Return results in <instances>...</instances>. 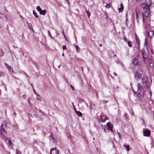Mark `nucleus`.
<instances>
[{"instance_id":"nucleus-1","label":"nucleus","mask_w":154,"mask_h":154,"mask_svg":"<svg viewBox=\"0 0 154 154\" xmlns=\"http://www.w3.org/2000/svg\"><path fill=\"white\" fill-rule=\"evenodd\" d=\"M143 75V71L141 69L139 68L134 73V76L135 79L138 80L141 79Z\"/></svg>"},{"instance_id":"nucleus-2","label":"nucleus","mask_w":154,"mask_h":154,"mask_svg":"<svg viewBox=\"0 0 154 154\" xmlns=\"http://www.w3.org/2000/svg\"><path fill=\"white\" fill-rule=\"evenodd\" d=\"M137 86L138 88V93L137 95H139L140 97H143L144 96V91L143 87H142V85H140L139 83L137 84Z\"/></svg>"},{"instance_id":"nucleus-3","label":"nucleus","mask_w":154,"mask_h":154,"mask_svg":"<svg viewBox=\"0 0 154 154\" xmlns=\"http://www.w3.org/2000/svg\"><path fill=\"white\" fill-rule=\"evenodd\" d=\"M147 77L146 75L143 76L142 79V82L143 84V86L144 87H146L147 85Z\"/></svg>"},{"instance_id":"nucleus-4","label":"nucleus","mask_w":154,"mask_h":154,"mask_svg":"<svg viewBox=\"0 0 154 154\" xmlns=\"http://www.w3.org/2000/svg\"><path fill=\"white\" fill-rule=\"evenodd\" d=\"M136 19L137 22L139 23V19L140 18H141V15L140 14V11L139 9H137L136 10Z\"/></svg>"},{"instance_id":"nucleus-5","label":"nucleus","mask_w":154,"mask_h":154,"mask_svg":"<svg viewBox=\"0 0 154 154\" xmlns=\"http://www.w3.org/2000/svg\"><path fill=\"white\" fill-rule=\"evenodd\" d=\"M149 10H147L143 13H142V17H146L147 18L150 19V15L149 14Z\"/></svg>"},{"instance_id":"nucleus-6","label":"nucleus","mask_w":154,"mask_h":154,"mask_svg":"<svg viewBox=\"0 0 154 154\" xmlns=\"http://www.w3.org/2000/svg\"><path fill=\"white\" fill-rule=\"evenodd\" d=\"M51 154H59V152L58 149L55 147L52 148L51 151Z\"/></svg>"},{"instance_id":"nucleus-7","label":"nucleus","mask_w":154,"mask_h":154,"mask_svg":"<svg viewBox=\"0 0 154 154\" xmlns=\"http://www.w3.org/2000/svg\"><path fill=\"white\" fill-rule=\"evenodd\" d=\"M142 54L143 58V60L145 61L147 57L146 53L144 48L142 49Z\"/></svg>"},{"instance_id":"nucleus-8","label":"nucleus","mask_w":154,"mask_h":154,"mask_svg":"<svg viewBox=\"0 0 154 154\" xmlns=\"http://www.w3.org/2000/svg\"><path fill=\"white\" fill-rule=\"evenodd\" d=\"M143 133L144 136L149 137L150 135L151 132L149 130L146 129L144 131Z\"/></svg>"},{"instance_id":"nucleus-9","label":"nucleus","mask_w":154,"mask_h":154,"mask_svg":"<svg viewBox=\"0 0 154 154\" xmlns=\"http://www.w3.org/2000/svg\"><path fill=\"white\" fill-rule=\"evenodd\" d=\"M107 127L108 129L110 130L112 132L113 131V125L110 122H108L106 124Z\"/></svg>"},{"instance_id":"nucleus-10","label":"nucleus","mask_w":154,"mask_h":154,"mask_svg":"<svg viewBox=\"0 0 154 154\" xmlns=\"http://www.w3.org/2000/svg\"><path fill=\"white\" fill-rule=\"evenodd\" d=\"M5 142L6 143L8 144V145L9 146H12V142L11 140L9 138H6L5 140Z\"/></svg>"},{"instance_id":"nucleus-11","label":"nucleus","mask_w":154,"mask_h":154,"mask_svg":"<svg viewBox=\"0 0 154 154\" xmlns=\"http://www.w3.org/2000/svg\"><path fill=\"white\" fill-rule=\"evenodd\" d=\"M141 6L143 9H148L149 10H150V6L147 5L145 3L142 4L141 5Z\"/></svg>"},{"instance_id":"nucleus-12","label":"nucleus","mask_w":154,"mask_h":154,"mask_svg":"<svg viewBox=\"0 0 154 154\" xmlns=\"http://www.w3.org/2000/svg\"><path fill=\"white\" fill-rule=\"evenodd\" d=\"M132 62L133 64H134V65H137V66H139V62L138 61L137 59L136 58H134L132 60Z\"/></svg>"},{"instance_id":"nucleus-13","label":"nucleus","mask_w":154,"mask_h":154,"mask_svg":"<svg viewBox=\"0 0 154 154\" xmlns=\"http://www.w3.org/2000/svg\"><path fill=\"white\" fill-rule=\"evenodd\" d=\"M144 30L146 32L147 30L149 29L150 25L149 24H144Z\"/></svg>"},{"instance_id":"nucleus-14","label":"nucleus","mask_w":154,"mask_h":154,"mask_svg":"<svg viewBox=\"0 0 154 154\" xmlns=\"http://www.w3.org/2000/svg\"><path fill=\"white\" fill-rule=\"evenodd\" d=\"M124 7L122 4H121L120 6L118 7V10L119 12H122L123 10Z\"/></svg>"},{"instance_id":"nucleus-15","label":"nucleus","mask_w":154,"mask_h":154,"mask_svg":"<svg viewBox=\"0 0 154 154\" xmlns=\"http://www.w3.org/2000/svg\"><path fill=\"white\" fill-rule=\"evenodd\" d=\"M154 35V31L152 30L149 31L148 33V36L149 38H152Z\"/></svg>"},{"instance_id":"nucleus-16","label":"nucleus","mask_w":154,"mask_h":154,"mask_svg":"<svg viewBox=\"0 0 154 154\" xmlns=\"http://www.w3.org/2000/svg\"><path fill=\"white\" fill-rule=\"evenodd\" d=\"M101 118L102 121L104 122L106 119H108V117L106 115H101Z\"/></svg>"},{"instance_id":"nucleus-17","label":"nucleus","mask_w":154,"mask_h":154,"mask_svg":"<svg viewBox=\"0 0 154 154\" xmlns=\"http://www.w3.org/2000/svg\"><path fill=\"white\" fill-rule=\"evenodd\" d=\"M147 5L151 6L152 2L151 0H145V3Z\"/></svg>"},{"instance_id":"nucleus-18","label":"nucleus","mask_w":154,"mask_h":154,"mask_svg":"<svg viewBox=\"0 0 154 154\" xmlns=\"http://www.w3.org/2000/svg\"><path fill=\"white\" fill-rule=\"evenodd\" d=\"M46 13V11L45 10H41V11L39 12V14L41 15H45Z\"/></svg>"},{"instance_id":"nucleus-19","label":"nucleus","mask_w":154,"mask_h":154,"mask_svg":"<svg viewBox=\"0 0 154 154\" xmlns=\"http://www.w3.org/2000/svg\"><path fill=\"white\" fill-rule=\"evenodd\" d=\"M26 24L28 25V28L31 29H32V24L29 23L28 21L26 22Z\"/></svg>"},{"instance_id":"nucleus-20","label":"nucleus","mask_w":154,"mask_h":154,"mask_svg":"<svg viewBox=\"0 0 154 154\" xmlns=\"http://www.w3.org/2000/svg\"><path fill=\"white\" fill-rule=\"evenodd\" d=\"M75 112L76 113L79 115V116L80 117L82 116V114L79 111H77L76 110Z\"/></svg>"},{"instance_id":"nucleus-21","label":"nucleus","mask_w":154,"mask_h":154,"mask_svg":"<svg viewBox=\"0 0 154 154\" xmlns=\"http://www.w3.org/2000/svg\"><path fill=\"white\" fill-rule=\"evenodd\" d=\"M149 65L151 67H153L154 66V63L152 62L151 60H150L149 61Z\"/></svg>"},{"instance_id":"nucleus-22","label":"nucleus","mask_w":154,"mask_h":154,"mask_svg":"<svg viewBox=\"0 0 154 154\" xmlns=\"http://www.w3.org/2000/svg\"><path fill=\"white\" fill-rule=\"evenodd\" d=\"M75 48H76V49L78 52H79L80 51L79 50V47L77 45H75Z\"/></svg>"},{"instance_id":"nucleus-23","label":"nucleus","mask_w":154,"mask_h":154,"mask_svg":"<svg viewBox=\"0 0 154 154\" xmlns=\"http://www.w3.org/2000/svg\"><path fill=\"white\" fill-rule=\"evenodd\" d=\"M128 45L130 47H132V42L130 41H128Z\"/></svg>"},{"instance_id":"nucleus-24","label":"nucleus","mask_w":154,"mask_h":154,"mask_svg":"<svg viewBox=\"0 0 154 154\" xmlns=\"http://www.w3.org/2000/svg\"><path fill=\"white\" fill-rule=\"evenodd\" d=\"M33 14L35 16V17L36 18H38V15L37 13L35 12V11L34 10H33Z\"/></svg>"},{"instance_id":"nucleus-25","label":"nucleus","mask_w":154,"mask_h":154,"mask_svg":"<svg viewBox=\"0 0 154 154\" xmlns=\"http://www.w3.org/2000/svg\"><path fill=\"white\" fill-rule=\"evenodd\" d=\"M3 124H2L1 126V129H2V131L5 133H6L5 129L4 128H3Z\"/></svg>"},{"instance_id":"nucleus-26","label":"nucleus","mask_w":154,"mask_h":154,"mask_svg":"<svg viewBox=\"0 0 154 154\" xmlns=\"http://www.w3.org/2000/svg\"><path fill=\"white\" fill-rule=\"evenodd\" d=\"M86 12L87 14V15H88V17H89L91 15V13L88 10H86Z\"/></svg>"},{"instance_id":"nucleus-27","label":"nucleus","mask_w":154,"mask_h":154,"mask_svg":"<svg viewBox=\"0 0 154 154\" xmlns=\"http://www.w3.org/2000/svg\"><path fill=\"white\" fill-rule=\"evenodd\" d=\"M104 131L105 133H107L108 132V129L107 127H105L104 128Z\"/></svg>"},{"instance_id":"nucleus-28","label":"nucleus","mask_w":154,"mask_h":154,"mask_svg":"<svg viewBox=\"0 0 154 154\" xmlns=\"http://www.w3.org/2000/svg\"><path fill=\"white\" fill-rule=\"evenodd\" d=\"M36 9L37 11L39 12L41 11L42 9L39 6H38L37 7Z\"/></svg>"},{"instance_id":"nucleus-29","label":"nucleus","mask_w":154,"mask_h":154,"mask_svg":"<svg viewBox=\"0 0 154 154\" xmlns=\"http://www.w3.org/2000/svg\"><path fill=\"white\" fill-rule=\"evenodd\" d=\"M0 147L1 149L2 150V151H4L5 150V148L3 145H0Z\"/></svg>"},{"instance_id":"nucleus-30","label":"nucleus","mask_w":154,"mask_h":154,"mask_svg":"<svg viewBox=\"0 0 154 154\" xmlns=\"http://www.w3.org/2000/svg\"><path fill=\"white\" fill-rule=\"evenodd\" d=\"M123 38L124 39L125 41L126 42H128V38L126 37L124 35L123 36Z\"/></svg>"},{"instance_id":"nucleus-31","label":"nucleus","mask_w":154,"mask_h":154,"mask_svg":"<svg viewBox=\"0 0 154 154\" xmlns=\"http://www.w3.org/2000/svg\"><path fill=\"white\" fill-rule=\"evenodd\" d=\"M148 42H147L146 38L145 39V42L144 45H145L146 47H147L148 46Z\"/></svg>"},{"instance_id":"nucleus-32","label":"nucleus","mask_w":154,"mask_h":154,"mask_svg":"<svg viewBox=\"0 0 154 154\" xmlns=\"http://www.w3.org/2000/svg\"><path fill=\"white\" fill-rule=\"evenodd\" d=\"M4 53L2 50L0 49V56H3Z\"/></svg>"},{"instance_id":"nucleus-33","label":"nucleus","mask_w":154,"mask_h":154,"mask_svg":"<svg viewBox=\"0 0 154 154\" xmlns=\"http://www.w3.org/2000/svg\"><path fill=\"white\" fill-rule=\"evenodd\" d=\"M16 154H21L20 152L18 149L16 150Z\"/></svg>"},{"instance_id":"nucleus-34","label":"nucleus","mask_w":154,"mask_h":154,"mask_svg":"<svg viewBox=\"0 0 154 154\" xmlns=\"http://www.w3.org/2000/svg\"><path fill=\"white\" fill-rule=\"evenodd\" d=\"M125 146L127 148V150L128 151L129 150V149H130V147L129 146V145H126L125 146Z\"/></svg>"},{"instance_id":"nucleus-35","label":"nucleus","mask_w":154,"mask_h":154,"mask_svg":"<svg viewBox=\"0 0 154 154\" xmlns=\"http://www.w3.org/2000/svg\"><path fill=\"white\" fill-rule=\"evenodd\" d=\"M9 69V70L11 72H12L13 71V69L12 67L11 66H9L8 68Z\"/></svg>"},{"instance_id":"nucleus-36","label":"nucleus","mask_w":154,"mask_h":154,"mask_svg":"<svg viewBox=\"0 0 154 154\" xmlns=\"http://www.w3.org/2000/svg\"><path fill=\"white\" fill-rule=\"evenodd\" d=\"M124 116L125 117V119H127L128 118V116L127 115V114L126 113H125Z\"/></svg>"},{"instance_id":"nucleus-37","label":"nucleus","mask_w":154,"mask_h":154,"mask_svg":"<svg viewBox=\"0 0 154 154\" xmlns=\"http://www.w3.org/2000/svg\"><path fill=\"white\" fill-rule=\"evenodd\" d=\"M48 35L52 38L53 39L54 38L51 36V35L49 31L48 32Z\"/></svg>"},{"instance_id":"nucleus-38","label":"nucleus","mask_w":154,"mask_h":154,"mask_svg":"<svg viewBox=\"0 0 154 154\" xmlns=\"http://www.w3.org/2000/svg\"><path fill=\"white\" fill-rule=\"evenodd\" d=\"M110 4H107L106 6V8H109L110 7Z\"/></svg>"},{"instance_id":"nucleus-39","label":"nucleus","mask_w":154,"mask_h":154,"mask_svg":"<svg viewBox=\"0 0 154 154\" xmlns=\"http://www.w3.org/2000/svg\"><path fill=\"white\" fill-rule=\"evenodd\" d=\"M3 72H0V77L4 76Z\"/></svg>"},{"instance_id":"nucleus-40","label":"nucleus","mask_w":154,"mask_h":154,"mask_svg":"<svg viewBox=\"0 0 154 154\" xmlns=\"http://www.w3.org/2000/svg\"><path fill=\"white\" fill-rule=\"evenodd\" d=\"M117 133L119 135V139H120L121 138V134L120 133H119V132H117Z\"/></svg>"},{"instance_id":"nucleus-41","label":"nucleus","mask_w":154,"mask_h":154,"mask_svg":"<svg viewBox=\"0 0 154 154\" xmlns=\"http://www.w3.org/2000/svg\"><path fill=\"white\" fill-rule=\"evenodd\" d=\"M136 41H137V44H139L140 43V40H139V39L138 38H136Z\"/></svg>"},{"instance_id":"nucleus-42","label":"nucleus","mask_w":154,"mask_h":154,"mask_svg":"<svg viewBox=\"0 0 154 154\" xmlns=\"http://www.w3.org/2000/svg\"><path fill=\"white\" fill-rule=\"evenodd\" d=\"M62 48L63 50L67 49L66 45L63 46L62 47Z\"/></svg>"},{"instance_id":"nucleus-43","label":"nucleus","mask_w":154,"mask_h":154,"mask_svg":"<svg viewBox=\"0 0 154 154\" xmlns=\"http://www.w3.org/2000/svg\"><path fill=\"white\" fill-rule=\"evenodd\" d=\"M151 145L153 146H154V141L153 140H152Z\"/></svg>"},{"instance_id":"nucleus-44","label":"nucleus","mask_w":154,"mask_h":154,"mask_svg":"<svg viewBox=\"0 0 154 154\" xmlns=\"http://www.w3.org/2000/svg\"><path fill=\"white\" fill-rule=\"evenodd\" d=\"M5 65L7 66V68H8L9 66H10L8 65V64L7 63H5Z\"/></svg>"},{"instance_id":"nucleus-45","label":"nucleus","mask_w":154,"mask_h":154,"mask_svg":"<svg viewBox=\"0 0 154 154\" xmlns=\"http://www.w3.org/2000/svg\"><path fill=\"white\" fill-rule=\"evenodd\" d=\"M2 134V131L1 128L0 129V134L1 135Z\"/></svg>"},{"instance_id":"nucleus-46","label":"nucleus","mask_w":154,"mask_h":154,"mask_svg":"<svg viewBox=\"0 0 154 154\" xmlns=\"http://www.w3.org/2000/svg\"><path fill=\"white\" fill-rule=\"evenodd\" d=\"M127 14H126V23H127V22L128 20V19H127Z\"/></svg>"},{"instance_id":"nucleus-47","label":"nucleus","mask_w":154,"mask_h":154,"mask_svg":"<svg viewBox=\"0 0 154 154\" xmlns=\"http://www.w3.org/2000/svg\"><path fill=\"white\" fill-rule=\"evenodd\" d=\"M143 22L144 23L145 22V19L144 17H143Z\"/></svg>"},{"instance_id":"nucleus-48","label":"nucleus","mask_w":154,"mask_h":154,"mask_svg":"<svg viewBox=\"0 0 154 154\" xmlns=\"http://www.w3.org/2000/svg\"><path fill=\"white\" fill-rule=\"evenodd\" d=\"M37 99L40 102H41V100L39 98H37Z\"/></svg>"},{"instance_id":"nucleus-49","label":"nucleus","mask_w":154,"mask_h":154,"mask_svg":"<svg viewBox=\"0 0 154 154\" xmlns=\"http://www.w3.org/2000/svg\"><path fill=\"white\" fill-rule=\"evenodd\" d=\"M71 87L72 89L73 90H74V88L73 87L72 85H71Z\"/></svg>"},{"instance_id":"nucleus-50","label":"nucleus","mask_w":154,"mask_h":154,"mask_svg":"<svg viewBox=\"0 0 154 154\" xmlns=\"http://www.w3.org/2000/svg\"><path fill=\"white\" fill-rule=\"evenodd\" d=\"M113 74L114 75H115V76H116L117 75V74L115 72H114Z\"/></svg>"},{"instance_id":"nucleus-51","label":"nucleus","mask_w":154,"mask_h":154,"mask_svg":"<svg viewBox=\"0 0 154 154\" xmlns=\"http://www.w3.org/2000/svg\"><path fill=\"white\" fill-rule=\"evenodd\" d=\"M63 35H64V37H65V39H66V36H65V35L64 34V32H63Z\"/></svg>"},{"instance_id":"nucleus-52","label":"nucleus","mask_w":154,"mask_h":154,"mask_svg":"<svg viewBox=\"0 0 154 154\" xmlns=\"http://www.w3.org/2000/svg\"><path fill=\"white\" fill-rule=\"evenodd\" d=\"M103 102H104V103H106L108 102V101H106V100H103Z\"/></svg>"},{"instance_id":"nucleus-53","label":"nucleus","mask_w":154,"mask_h":154,"mask_svg":"<svg viewBox=\"0 0 154 154\" xmlns=\"http://www.w3.org/2000/svg\"><path fill=\"white\" fill-rule=\"evenodd\" d=\"M40 112L42 113L43 114V112L41 110H40Z\"/></svg>"},{"instance_id":"nucleus-54","label":"nucleus","mask_w":154,"mask_h":154,"mask_svg":"<svg viewBox=\"0 0 154 154\" xmlns=\"http://www.w3.org/2000/svg\"><path fill=\"white\" fill-rule=\"evenodd\" d=\"M16 113L15 112H14V115L15 116L16 115Z\"/></svg>"},{"instance_id":"nucleus-55","label":"nucleus","mask_w":154,"mask_h":154,"mask_svg":"<svg viewBox=\"0 0 154 154\" xmlns=\"http://www.w3.org/2000/svg\"><path fill=\"white\" fill-rule=\"evenodd\" d=\"M36 142H37V141L36 140H34V143H36Z\"/></svg>"},{"instance_id":"nucleus-56","label":"nucleus","mask_w":154,"mask_h":154,"mask_svg":"<svg viewBox=\"0 0 154 154\" xmlns=\"http://www.w3.org/2000/svg\"><path fill=\"white\" fill-rule=\"evenodd\" d=\"M151 51L152 53H153V51L152 49L151 50Z\"/></svg>"},{"instance_id":"nucleus-57","label":"nucleus","mask_w":154,"mask_h":154,"mask_svg":"<svg viewBox=\"0 0 154 154\" xmlns=\"http://www.w3.org/2000/svg\"><path fill=\"white\" fill-rule=\"evenodd\" d=\"M64 53H63L62 54V56H64Z\"/></svg>"},{"instance_id":"nucleus-58","label":"nucleus","mask_w":154,"mask_h":154,"mask_svg":"<svg viewBox=\"0 0 154 154\" xmlns=\"http://www.w3.org/2000/svg\"><path fill=\"white\" fill-rule=\"evenodd\" d=\"M66 0L69 3V1L68 0Z\"/></svg>"},{"instance_id":"nucleus-59","label":"nucleus","mask_w":154,"mask_h":154,"mask_svg":"<svg viewBox=\"0 0 154 154\" xmlns=\"http://www.w3.org/2000/svg\"><path fill=\"white\" fill-rule=\"evenodd\" d=\"M74 109L75 110V111H76V109H75V107H74Z\"/></svg>"},{"instance_id":"nucleus-60","label":"nucleus","mask_w":154,"mask_h":154,"mask_svg":"<svg viewBox=\"0 0 154 154\" xmlns=\"http://www.w3.org/2000/svg\"><path fill=\"white\" fill-rule=\"evenodd\" d=\"M28 101H29V103H30V100H29H29H28Z\"/></svg>"},{"instance_id":"nucleus-61","label":"nucleus","mask_w":154,"mask_h":154,"mask_svg":"<svg viewBox=\"0 0 154 154\" xmlns=\"http://www.w3.org/2000/svg\"><path fill=\"white\" fill-rule=\"evenodd\" d=\"M152 95V93L151 92H150V96H151Z\"/></svg>"},{"instance_id":"nucleus-62","label":"nucleus","mask_w":154,"mask_h":154,"mask_svg":"<svg viewBox=\"0 0 154 154\" xmlns=\"http://www.w3.org/2000/svg\"><path fill=\"white\" fill-rule=\"evenodd\" d=\"M137 1H139L140 0H136Z\"/></svg>"},{"instance_id":"nucleus-63","label":"nucleus","mask_w":154,"mask_h":154,"mask_svg":"<svg viewBox=\"0 0 154 154\" xmlns=\"http://www.w3.org/2000/svg\"><path fill=\"white\" fill-rule=\"evenodd\" d=\"M34 92L35 93V91H34Z\"/></svg>"},{"instance_id":"nucleus-64","label":"nucleus","mask_w":154,"mask_h":154,"mask_svg":"<svg viewBox=\"0 0 154 154\" xmlns=\"http://www.w3.org/2000/svg\"><path fill=\"white\" fill-rule=\"evenodd\" d=\"M31 86H32L33 88V86H32V84H31Z\"/></svg>"}]
</instances>
